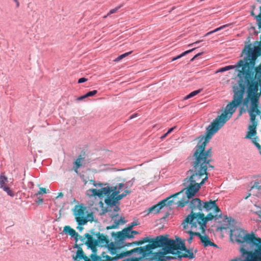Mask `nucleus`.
Instances as JSON below:
<instances>
[{
  "mask_svg": "<svg viewBox=\"0 0 261 261\" xmlns=\"http://www.w3.org/2000/svg\"><path fill=\"white\" fill-rule=\"evenodd\" d=\"M251 10L254 11L255 10V9H256V5H252L251 6Z\"/></svg>",
  "mask_w": 261,
  "mask_h": 261,
  "instance_id": "54",
  "label": "nucleus"
},
{
  "mask_svg": "<svg viewBox=\"0 0 261 261\" xmlns=\"http://www.w3.org/2000/svg\"><path fill=\"white\" fill-rule=\"evenodd\" d=\"M255 213L261 218V209L256 211Z\"/></svg>",
  "mask_w": 261,
  "mask_h": 261,
  "instance_id": "46",
  "label": "nucleus"
},
{
  "mask_svg": "<svg viewBox=\"0 0 261 261\" xmlns=\"http://www.w3.org/2000/svg\"><path fill=\"white\" fill-rule=\"evenodd\" d=\"M250 116V122L251 123L248 127L249 132L247 133L245 138L251 139L256 135V127L257 125V120L255 116L249 114Z\"/></svg>",
  "mask_w": 261,
  "mask_h": 261,
  "instance_id": "16",
  "label": "nucleus"
},
{
  "mask_svg": "<svg viewBox=\"0 0 261 261\" xmlns=\"http://www.w3.org/2000/svg\"><path fill=\"white\" fill-rule=\"evenodd\" d=\"M15 3H16V7L18 8L19 7V3L18 2V0H13Z\"/></svg>",
  "mask_w": 261,
  "mask_h": 261,
  "instance_id": "53",
  "label": "nucleus"
},
{
  "mask_svg": "<svg viewBox=\"0 0 261 261\" xmlns=\"http://www.w3.org/2000/svg\"><path fill=\"white\" fill-rule=\"evenodd\" d=\"M126 196V194L122 193L121 194L116 195L115 196V199L117 202L118 200L121 199L123 197Z\"/></svg>",
  "mask_w": 261,
  "mask_h": 261,
  "instance_id": "38",
  "label": "nucleus"
},
{
  "mask_svg": "<svg viewBox=\"0 0 261 261\" xmlns=\"http://www.w3.org/2000/svg\"><path fill=\"white\" fill-rule=\"evenodd\" d=\"M130 232L126 228L123 229L121 231H118L115 234L116 239L121 242L122 244H125L123 242L126 238H133V234H130Z\"/></svg>",
  "mask_w": 261,
  "mask_h": 261,
  "instance_id": "19",
  "label": "nucleus"
},
{
  "mask_svg": "<svg viewBox=\"0 0 261 261\" xmlns=\"http://www.w3.org/2000/svg\"><path fill=\"white\" fill-rule=\"evenodd\" d=\"M182 193V191H181L161 201L158 204L154 205L152 206L149 208L148 213H150L153 212L154 213H158L159 212L160 210L164 206H171L173 204L177 205L176 202L178 201H177L176 202H174L173 200V198H175L177 195H180Z\"/></svg>",
  "mask_w": 261,
  "mask_h": 261,
  "instance_id": "13",
  "label": "nucleus"
},
{
  "mask_svg": "<svg viewBox=\"0 0 261 261\" xmlns=\"http://www.w3.org/2000/svg\"><path fill=\"white\" fill-rule=\"evenodd\" d=\"M123 6V5H120L119 6L115 7L114 9H111L109 12L108 13V15H110L113 13H116L119 9H120Z\"/></svg>",
  "mask_w": 261,
  "mask_h": 261,
  "instance_id": "34",
  "label": "nucleus"
},
{
  "mask_svg": "<svg viewBox=\"0 0 261 261\" xmlns=\"http://www.w3.org/2000/svg\"><path fill=\"white\" fill-rule=\"evenodd\" d=\"M176 128V126H173V127H172L171 128H170L168 131L166 132L167 134H169L170 133H171L173 131V130Z\"/></svg>",
  "mask_w": 261,
  "mask_h": 261,
  "instance_id": "43",
  "label": "nucleus"
},
{
  "mask_svg": "<svg viewBox=\"0 0 261 261\" xmlns=\"http://www.w3.org/2000/svg\"><path fill=\"white\" fill-rule=\"evenodd\" d=\"M139 224L136 222H133L129 225L132 226L133 227L135 226L138 225Z\"/></svg>",
  "mask_w": 261,
  "mask_h": 261,
  "instance_id": "48",
  "label": "nucleus"
},
{
  "mask_svg": "<svg viewBox=\"0 0 261 261\" xmlns=\"http://www.w3.org/2000/svg\"><path fill=\"white\" fill-rule=\"evenodd\" d=\"M189 204L191 209V217L199 222V228L202 233L204 232L206 223L221 217V210L216 204L215 200H210L209 201L202 202L199 198H195L190 199H180L176 202L177 205L184 207L186 204Z\"/></svg>",
  "mask_w": 261,
  "mask_h": 261,
  "instance_id": "2",
  "label": "nucleus"
},
{
  "mask_svg": "<svg viewBox=\"0 0 261 261\" xmlns=\"http://www.w3.org/2000/svg\"><path fill=\"white\" fill-rule=\"evenodd\" d=\"M257 137H256L255 138H253V140H252V143L254 144V145H255V146L258 149H261V145L258 143H257L256 141H255V139H257Z\"/></svg>",
  "mask_w": 261,
  "mask_h": 261,
  "instance_id": "37",
  "label": "nucleus"
},
{
  "mask_svg": "<svg viewBox=\"0 0 261 261\" xmlns=\"http://www.w3.org/2000/svg\"><path fill=\"white\" fill-rule=\"evenodd\" d=\"M150 239L148 237H145L142 240L135 241L131 243H125L121 245H118L112 242L108 245V252H103L100 255H98L97 261H114L117 259L123 258V257L130 255L129 251L120 252V249L125 246H130L134 245H140L145 243L149 242Z\"/></svg>",
  "mask_w": 261,
  "mask_h": 261,
  "instance_id": "7",
  "label": "nucleus"
},
{
  "mask_svg": "<svg viewBox=\"0 0 261 261\" xmlns=\"http://www.w3.org/2000/svg\"><path fill=\"white\" fill-rule=\"evenodd\" d=\"M230 25V24H226L222 25V26L220 27L219 28H220V30H221L228 27Z\"/></svg>",
  "mask_w": 261,
  "mask_h": 261,
  "instance_id": "45",
  "label": "nucleus"
},
{
  "mask_svg": "<svg viewBox=\"0 0 261 261\" xmlns=\"http://www.w3.org/2000/svg\"><path fill=\"white\" fill-rule=\"evenodd\" d=\"M43 202V200L41 198H39L38 203H41Z\"/></svg>",
  "mask_w": 261,
  "mask_h": 261,
  "instance_id": "59",
  "label": "nucleus"
},
{
  "mask_svg": "<svg viewBox=\"0 0 261 261\" xmlns=\"http://www.w3.org/2000/svg\"><path fill=\"white\" fill-rule=\"evenodd\" d=\"M180 249L185 251L187 252V253H182L181 255V257H188L191 259L194 258L195 256L193 253L190 250L187 249L184 244H182Z\"/></svg>",
  "mask_w": 261,
  "mask_h": 261,
  "instance_id": "24",
  "label": "nucleus"
},
{
  "mask_svg": "<svg viewBox=\"0 0 261 261\" xmlns=\"http://www.w3.org/2000/svg\"><path fill=\"white\" fill-rule=\"evenodd\" d=\"M236 68H237L238 69L240 68V66H239V62H238L234 65H228V66H226L225 67H221V68H219L217 71L216 72L217 73V72H223L224 71H228V70H229L230 69H234Z\"/></svg>",
  "mask_w": 261,
  "mask_h": 261,
  "instance_id": "25",
  "label": "nucleus"
},
{
  "mask_svg": "<svg viewBox=\"0 0 261 261\" xmlns=\"http://www.w3.org/2000/svg\"><path fill=\"white\" fill-rule=\"evenodd\" d=\"M78 229H79L80 230H82L83 229V228L82 227H81V226H78L77 227Z\"/></svg>",
  "mask_w": 261,
  "mask_h": 261,
  "instance_id": "62",
  "label": "nucleus"
},
{
  "mask_svg": "<svg viewBox=\"0 0 261 261\" xmlns=\"http://www.w3.org/2000/svg\"><path fill=\"white\" fill-rule=\"evenodd\" d=\"M87 98V96H86V94L83 95H82L81 96H79L77 98H76V100L77 101H81V100H83L85 98Z\"/></svg>",
  "mask_w": 261,
  "mask_h": 261,
  "instance_id": "42",
  "label": "nucleus"
},
{
  "mask_svg": "<svg viewBox=\"0 0 261 261\" xmlns=\"http://www.w3.org/2000/svg\"><path fill=\"white\" fill-rule=\"evenodd\" d=\"M63 193H59V195H58V197H63Z\"/></svg>",
  "mask_w": 261,
  "mask_h": 261,
  "instance_id": "61",
  "label": "nucleus"
},
{
  "mask_svg": "<svg viewBox=\"0 0 261 261\" xmlns=\"http://www.w3.org/2000/svg\"><path fill=\"white\" fill-rule=\"evenodd\" d=\"M220 30H220V28L219 27V28H217L215 29V30H214L213 31H214V33H215V32H218L219 31H220Z\"/></svg>",
  "mask_w": 261,
  "mask_h": 261,
  "instance_id": "57",
  "label": "nucleus"
},
{
  "mask_svg": "<svg viewBox=\"0 0 261 261\" xmlns=\"http://www.w3.org/2000/svg\"><path fill=\"white\" fill-rule=\"evenodd\" d=\"M181 58V56L179 55H177V56L176 57H173L172 59H171V61H174L177 59H179Z\"/></svg>",
  "mask_w": 261,
  "mask_h": 261,
  "instance_id": "44",
  "label": "nucleus"
},
{
  "mask_svg": "<svg viewBox=\"0 0 261 261\" xmlns=\"http://www.w3.org/2000/svg\"><path fill=\"white\" fill-rule=\"evenodd\" d=\"M195 236H197L200 238L201 242L205 247L208 246V244L210 242V240L207 236H202L199 232L195 233Z\"/></svg>",
  "mask_w": 261,
  "mask_h": 261,
  "instance_id": "26",
  "label": "nucleus"
},
{
  "mask_svg": "<svg viewBox=\"0 0 261 261\" xmlns=\"http://www.w3.org/2000/svg\"><path fill=\"white\" fill-rule=\"evenodd\" d=\"M123 186V184L119 183L118 185L111 188L110 187H104L99 190L92 189L89 191L91 192L92 195L94 196L100 197L105 195H107L105 202L108 206H112L115 205L117 203L115 196L119 193Z\"/></svg>",
  "mask_w": 261,
  "mask_h": 261,
  "instance_id": "8",
  "label": "nucleus"
},
{
  "mask_svg": "<svg viewBox=\"0 0 261 261\" xmlns=\"http://www.w3.org/2000/svg\"><path fill=\"white\" fill-rule=\"evenodd\" d=\"M63 232L68 233L70 236H71V237L74 238L76 242L77 241L78 238H80L81 240L83 242V243L81 245H83L85 242L84 241L86 238H83L81 236H80L75 231V230L69 226H65L63 228Z\"/></svg>",
  "mask_w": 261,
  "mask_h": 261,
  "instance_id": "20",
  "label": "nucleus"
},
{
  "mask_svg": "<svg viewBox=\"0 0 261 261\" xmlns=\"http://www.w3.org/2000/svg\"><path fill=\"white\" fill-rule=\"evenodd\" d=\"M232 99L226 106L222 113L217 116L222 124L229 120L236 112L238 106L244 103L246 106L248 114L253 116L261 115L259 109V99L261 96V87L250 86L249 87H232Z\"/></svg>",
  "mask_w": 261,
  "mask_h": 261,
  "instance_id": "1",
  "label": "nucleus"
},
{
  "mask_svg": "<svg viewBox=\"0 0 261 261\" xmlns=\"http://www.w3.org/2000/svg\"><path fill=\"white\" fill-rule=\"evenodd\" d=\"M197 48V47H194L192 49H189V50H187L183 53H182L181 54H180L179 55L181 56V58L187 55V54L192 52L193 51H194V50H195Z\"/></svg>",
  "mask_w": 261,
  "mask_h": 261,
  "instance_id": "36",
  "label": "nucleus"
},
{
  "mask_svg": "<svg viewBox=\"0 0 261 261\" xmlns=\"http://www.w3.org/2000/svg\"><path fill=\"white\" fill-rule=\"evenodd\" d=\"M133 228V227L132 226H130V225H128L126 228H126V229H128V231H129L130 232L131 231H132V228Z\"/></svg>",
  "mask_w": 261,
  "mask_h": 261,
  "instance_id": "50",
  "label": "nucleus"
},
{
  "mask_svg": "<svg viewBox=\"0 0 261 261\" xmlns=\"http://www.w3.org/2000/svg\"><path fill=\"white\" fill-rule=\"evenodd\" d=\"M85 212L86 207L83 205H76L73 208V214L79 226L86 224L88 221L87 218L91 217L93 218V215L92 213L88 214L87 215V217H86Z\"/></svg>",
  "mask_w": 261,
  "mask_h": 261,
  "instance_id": "12",
  "label": "nucleus"
},
{
  "mask_svg": "<svg viewBox=\"0 0 261 261\" xmlns=\"http://www.w3.org/2000/svg\"><path fill=\"white\" fill-rule=\"evenodd\" d=\"M46 193V191L45 188H40L39 189V191L38 192V194H41Z\"/></svg>",
  "mask_w": 261,
  "mask_h": 261,
  "instance_id": "41",
  "label": "nucleus"
},
{
  "mask_svg": "<svg viewBox=\"0 0 261 261\" xmlns=\"http://www.w3.org/2000/svg\"><path fill=\"white\" fill-rule=\"evenodd\" d=\"M207 164H194L187 171V176L183 182L185 189L182 190H186L187 199L194 196L207 179Z\"/></svg>",
  "mask_w": 261,
  "mask_h": 261,
  "instance_id": "5",
  "label": "nucleus"
},
{
  "mask_svg": "<svg viewBox=\"0 0 261 261\" xmlns=\"http://www.w3.org/2000/svg\"><path fill=\"white\" fill-rule=\"evenodd\" d=\"M223 125L217 117L206 127L204 135H200L196 138L198 142L195 147L196 150L193 154L194 161L192 163H210L214 162L212 159V148L205 150V147L214 135Z\"/></svg>",
  "mask_w": 261,
  "mask_h": 261,
  "instance_id": "4",
  "label": "nucleus"
},
{
  "mask_svg": "<svg viewBox=\"0 0 261 261\" xmlns=\"http://www.w3.org/2000/svg\"><path fill=\"white\" fill-rule=\"evenodd\" d=\"M91 233L93 235H95L97 237V239H94L92 236L89 233H85L84 236L87 238L85 244L89 248L92 250V252L96 254L97 246H106L108 245L109 239L108 236L99 232L96 233L91 232Z\"/></svg>",
  "mask_w": 261,
  "mask_h": 261,
  "instance_id": "9",
  "label": "nucleus"
},
{
  "mask_svg": "<svg viewBox=\"0 0 261 261\" xmlns=\"http://www.w3.org/2000/svg\"><path fill=\"white\" fill-rule=\"evenodd\" d=\"M81 168L82 169L84 168L83 164H75V166L73 167V170L77 174L80 175L81 173L78 170Z\"/></svg>",
  "mask_w": 261,
  "mask_h": 261,
  "instance_id": "33",
  "label": "nucleus"
},
{
  "mask_svg": "<svg viewBox=\"0 0 261 261\" xmlns=\"http://www.w3.org/2000/svg\"><path fill=\"white\" fill-rule=\"evenodd\" d=\"M195 45V44H194V42H193V43H192L189 44L188 45V46H189V47L193 46V45Z\"/></svg>",
  "mask_w": 261,
  "mask_h": 261,
  "instance_id": "60",
  "label": "nucleus"
},
{
  "mask_svg": "<svg viewBox=\"0 0 261 261\" xmlns=\"http://www.w3.org/2000/svg\"><path fill=\"white\" fill-rule=\"evenodd\" d=\"M184 232L190 234V237L188 238L187 241L191 243L194 236L195 233H198L196 232L199 226V222H197L196 220L191 217V215H188L181 224Z\"/></svg>",
  "mask_w": 261,
  "mask_h": 261,
  "instance_id": "10",
  "label": "nucleus"
},
{
  "mask_svg": "<svg viewBox=\"0 0 261 261\" xmlns=\"http://www.w3.org/2000/svg\"><path fill=\"white\" fill-rule=\"evenodd\" d=\"M159 261H165V260H164V259H163L159 258Z\"/></svg>",
  "mask_w": 261,
  "mask_h": 261,
  "instance_id": "64",
  "label": "nucleus"
},
{
  "mask_svg": "<svg viewBox=\"0 0 261 261\" xmlns=\"http://www.w3.org/2000/svg\"><path fill=\"white\" fill-rule=\"evenodd\" d=\"M138 232L136 231V230H132L130 231V234H133V236L134 234H138Z\"/></svg>",
  "mask_w": 261,
  "mask_h": 261,
  "instance_id": "51",
  "label": "nucleus"
},
{
  "mask_svg": "<svg viewBox=\"0 0 261 261\" xmlns=\"http://www.w3.org/2000/svg\"><path fill=\"white\" fill-rule=\"evenodd\" d=\"M202 91V89H199L193 91L191 92V93H190L189 94H188L185 97L184 99H188L191 97H193L195 96V95H197L198 94H199V93H200L201 91Z\"/></svg>",
  "mask_w": 261,
  "mask_h": 261,
  "instance_id": "29",
  "label": "nucleus"
},
{
  "mask_svg": "<svg viewBox=\"0 0 261 261\" xmlns=\"http://www.w3.org/2000/svg\"><path fill=\"white\" fill-rule=\"evenodd\" d=\"M215 246V247L217 246V245L214 243L211 242V241H210V242L209 243V244H208V246Z\"/></svg>",
  "mask_w": 261,
  "mask_h": 261,
  "instance_id": "49",
  "label": "nucleus"
},
{
  "mask_svg": "<svg viewBox=\"0 0 261 261\" xmlns=\"http://www.w3.org/2000/svg\"><path fill=\"white\" fill-rule=\"evenodd\" d=\"M242 54H244L245 57L243 59L238 61L239 66L241 68V70L237 69V71L238 72L237 77L239 80L237 82V85L234 86L233 87H242L243 86L244 87H249L250 86H252L250 80H247L245 77L244 80L243 79L242 80V81H244V82H242L241 83L240 81H241V76L239 74L242 72H250L252 70H254V68L256 67L255 65L257 58L261 56V49H258L256 50V51H255L243 48Z\"/></svg>",
  "mask_w": 261,
  "mask_h": 261,
  "instance_id": "6",
  "label": "nucleus"
},
{
  "mask_svg": "<svg viewBox=\"0 0 261 261\" xmlns=\"http://www.w3.org/2000/svg\"><path fill=\"white\" fill-rule=\"evenodd\" d=\"M156 239L160 246L163 247V248L165 246L168 240H169L167 237H164L163 236H158L156 237Z\"/></svg>",
  "mask_w": 261,
  "mask_h": 261,
  "instance_id": "27",
  "label": "nucleus"
},
{
  "mask_svg": "<svg viewBox=\"0 0 261 261\" xmlns=\"http://www.w3.org/2000/svg\"><path fill=\"white\" fill-rule=\"evenodd\" d=\"M250 194H249L247 196L245 197V199H247L250 196Z\"/></svg>",
  "mask_w": 261,
  "mask_h": 261,
  "instance_id": "63",
  "label": "nucleus"
},
{
  "mask_svg": "<svg viewBox=\"0 0 261 261\" xmlns=\"http://www.w3.org/2000/svg\"><path fill=\"white\" fill-rule=\"evenodd\" d=\"M8 182V178L4 175H0V188L3 189L6 191L9 195H11V191L9 186L6 185Z\"/></svg>",
  "mask_w": 261,
  "mask_h": 261,
  "instance_id": "21",
  "label": "nucleus"
},
{
  "mask_svg": "<svg viewBox=\"0 0 261 261\" xmlns=\"http://www.w3.org/2000/svg\"><path fill=\"white\" fill-rule=\"evenodd\" d=\"M253 258L252 261H261V245L260 248L256 250V254Z\"/></svg>",
  "mask_w": 261,
  "mask_h": 261,
  "instance_id": "28",
  "label": "nucleus"
},
{
  "mask_svg": "<svg viewBox=\"0 0 261 261\" xmlns=\"http://www.w3.org/2000/svg\"><path fill=\"white\" fill-rule=\"evenodd\" d=\"M87 156V151L85 149H83L81 153L79 154L77 158L72 163L79 164L81 163V162H85Z\"/></svg>",
  "mask_w": 261,
  "mask_h": 261,
  "instance_id": "23",
  "label": "nucleus"
},
{
  "mask_svg": "<svg viewBox=\"0 0 261 261\" xmlns=\"http://www.w3.org/2000/svg\"><path fill=\"white\" fill-rule=\"evenodd\" d=\"M152 250L151 246L150 245V244H148L143 247H137L133 249L129 250V253L132 254L133 253L137 252L138 254L141 255L142 256L138 258L133 257L132 259L133 261H139V260L145 255L150 254Z\"/></svg>",
  "mask_w": 261,
  "mask_h": 261,
  "instance_id": "14",
  "label": "nucleus"
},
{
  "mask_svg": "<svg viewBox=\"0 0 261 261\" xmlns=\"http://www.w3.org/2000/svg\"><path fill=\"white\" fill-rule=\"evenodd\" d=\"M151 243L149 244L151 246V248L152 249L158 247H161L159 243H158V241L156 238L155 240H151Z\"/></svg>",
  "mask_w": 261,
  "mask_h": 261,
  "instance_id": "32",
  "label": "nucleus"
},
{
  "mask_svg": "<svg viewBox=\"0 0 261 261\" xmlns=\"http://www.w3.org/2000/svg\"><path fill=\"white\" fill-rule=\"evenodd\" d=\"M202 41V40H198V41H196L194 42V43L195 45V44H198V43L201 42Z\"/></svg>",
  "mask_w": 261,
  "mask_h": 261,
  "instance_id": "58",
  "label": "nucleus"
},
{
  "mask_svg": "<svg viewBox=\"0 0 261 261\" xmlns=\"http://www.w3.org/2000/svg\"><path fill=\"white\" fill-rule=\"evenodd\" d=\"M250 15L254 18L256 20V24L258 29L261 28V8H259V13L258 14H256L254 13V11H250Z\"/></svg>",
  "mask_w": 261,
  "mask_h": 261,
  "instance_id": "22",
  "label": "nucleus"
},
{
  "mask_svg": "<svg viewBox=\"0 0 261 261\" xmlns=\"http://www.w3.org/2000/svg\"><path fill=\"white\" fill-rule=\"evenodd\" d=\"M241 76V80H244V77L247 80H250L252 86H256L261 87V62L254 69L250 72L240 73ZM241 83L244 82V81H240Z\"/></svg>",
  "mask_w": 261,
  "mask_h": 261,
  "instance_id": "11",
  "label": "nucleus"
},
{
  "mask_svg": "<svg viewBox=\"0 0 261 261\" xmlns=\"http://www.w3.org/2000/svg\"><path fill=\"white\" fill-rule=\"evenodd\" d=\"M77 247V246H76ZM89 258L88 256L84 254V252L81 247H78V249L76 251V255L73 257L75 260L80 261L83 259L85 261H97L98 260V255L95 253H92L90 255Z\"/></svg>",
  "mask_w": 261,
  "mask_h": 261,
  "instance_id": "15",
  "label": "nucleus"
},
{
  "mask_svg": "<svg viewBox=\"0 0 261 261\" xmlns=\"http://www.w3.org/2000/svg\"><path fill=\"white\" fill-rule=\"evenodd\" d=\"M132 52H133V51H130L124 53V54H123L122 55H120L118 56L117 57V58H116L114 60V61H115V62H119V61H120V60H121L124 58H125V57H127V56H128L129 55L131 54L132 53Z\"/></svg>",
  "mask_w": 261,
  "mask_h": 261,
  "instance_id": "30",
  "label": "nucleus"
},
{
  "mask_svg": "<svg viewBox=\"0 0 261 261\" xmlns=\"http://www.w3.org/2000/svg\"><path fill=\"white\" fill-rule=\"evenodd\" d=\"M203 54V52H202V51L197 54L192 58L191 59L190 61V62L194 61L197 58H198L199 56H200Z\"/></svg>",
  "mask_w": 261,
  "mask_h": 261,
  "instance_id": "39",
  "label": "nucleus"
},
{
  "mask_svg": "<svg viewBox=\"0 0 261 261\" xmlns=\"http://www.w3.org/2000/svg\"><path fill=\"white\" fill-rule=\"evenodd\" d=\"M230 239L240 245L241 255L231 261H252L256 254V250L260 248L261 239L257 238L253 232L236 227L230 229Z\"/></svg>",
  "mask_w": 261,
  "mask_h": 261,
  "instance_id": "3",
  "label": "nucleus"
},
{
  "mask_svg": "<svg viewBox=\"0 0 261 261\" xmlns=\"http://www.w3.org/2000/svg\"><path fill=\"white\" fill-rule=\"evenodd\" d=\"M119 210L118 206H115L114 208V212L111 214L112 219L114 221V224L112 225H110L107 227V229H112L117 228L119 225L120 222L122 223L124 222V218H121L119 219L118 214L117 213V211Z\"/></svg>",
  "mask_w": 261,
  "mask_h": 261,
  "instance_id": "18",
  "label": "nucleus"
},
{
  "mask_svg": "<svg viewBox=\"0 0 261 261\" xmlns=\"http://www.w3.org/2000/svg\"><path fill=\"white\" fill-rule=\"evenodd\" d=\"M239 107V116H241L243 114L245 113L247 111V108L246 109V106L244 105V103L241 104L240 106H238Z\"/></svg>",
  "mask_w": 261,
  "mask_h": 261,
  "instance_id": "31",
  "label": "nucleus"
},
{
  "mask_svg": "<svg viewBox=\"0 0 261 261\" xmlns=\"http://www.w3.org/2000/svg\"><path fill=\"white\" fill-rule=\"evenodd\" d=\"M97 92H98L97 90H94L92 91H88L86 94V96H87V97H92V96H94L95 94H96L97 93Z\"/></svg>",
  "mask_w": 261,
  "mask_h": 261,
  "instance_id": "35",
  "label": "nucleus"
},
{
  "mask_svg": "<svg viewBox=\"0 0 261 261\" xmlns=\"http://www.w3.org/2000/svg\"><path fill=\"white\" fill-rule=\"evenodd\" d=\"M213 33H214V31H210V32L207 33L206 34H205L203 37L207 36L209 35L212 34Z\"/></svg>",
  "mask_w": 261,
  "mask_h": 261,
  "instance_id": "52",
  "label": "nucleus"
},
{
  "mask_svg": "<svg viewBox=\"0 0 261 261\" xmlns=\"http://www.w3.org/2000/svg\"><path fill=\"white\" fill-rule=\"evenodd\" d=\"M137 116H138L137 114H136V113L134 114L129 116V119H132L135 118L136 117H137Z\"/></svg>",
  "mask_w": 261,
  "mask_h": 261,
  "instance_id": "47",
  "label": "nucleus"
},
{
  "mask_svg": "<svg viewBox=\"0 0 261 261\" xmlns=\"http://www.w3.org/2000/svg\"><path fill=\"white\" fill-rule=\"evenodd\" d=\"M180 249V244L171 239H169L165 246L163 248L165 254L167 253H173L174 251Z\"/></svg>",
  "mask_w": 261,
  "mask_h": 261,
  "instance_id": "17",
  "label": "nucleus"
},
{
  "mask_svg": "<svg viewBox=\"0 0 261 261\" xmlns=\"http://www.w3.org/2000/svg\"><path fill=\"white\" fill-rule=\"evenodd\" d=\"M130 193V191L129 190H125L123 193L126 194V196Z\"/></svg>",
  "mask_w": 261,
  "mask_h": 261,
  "instance_id": "56",
  "label": "nucleus"
},
{
  "mask_svg": "<svg viewBox=\"0 0 261 261\" xmlns=\"http://www.w3.org/2000/svg\"><path fill=\"white\" fill-rule=\"evenodd\" d=\"M168 134H167V133H166L165 134H164L163 136H162L161 137V139H164Z\"/></svg>",
  "mask_w": 261,
  "mask_h": 261,
  "instance_id": "55",
  "label": "nucleus"
},
{
  "mask_svg": "<svg viewBox=\"0 0 261 261\" xmlns=\"http://www.w3.org/2000/svg\"><path fill=\"white\" fill-rule=\"evenodd\" d=\"M88 81V79L85 77H81L78 80L77 83L81 84L86 82Z\"/></svg>",
  "mask_w": 261,
  "mask_h": 261,
  "instance_id": "40",
  "label": "nucleus"
}]
</instances>
